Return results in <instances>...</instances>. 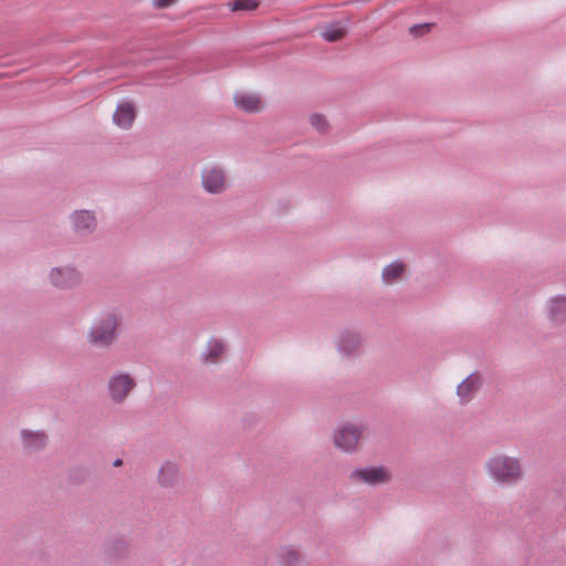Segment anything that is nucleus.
Instances as JSON below:
<instances>
[{
	"instance_id": "nucleus-1",
	"label": "nucleus",
	"mask_w": 566,
	"mask_h": 566,
	"mask_svg": "<svg viewBox=\"0 0 566 566\" xmlns=\"http://www.w3.org/2000/svg\"><path fill=\"white\" fill-rule=\"evenodd\" d=\"M489 475L499 483L512 484L522 476L520 461L515 458L497 454L485 463Z\"/></svg>"
},
{
	"instance_id": "nucleus-2",
	"label": "nucleus",
	"mask_w": 566,
	"mask_h": 566,
	"mask_svg": "<svg viewBox=\"0 0 566 566\" xmlns=\"http://www.w3.org/2000/svg\"><path fill=\"white\" fill-rule=\"evenodd\" d=\"M118 322L119 318L115 313L104 315L92 326L90 342L98 346L109 345L115 339Z\"/></svg>"
},
{
	"instance_id": "nucleus-3",
	"label": "nucleus",
	"mask_w": 566,
	"mask_h": 566,
	"mask_svg": "<svg viewBox=\"0 0 566 566\" xmlns=\"http://www.w3.org/2000/svg\"><path fill=\"white\" fill-rule=\"evenodd\" d=\"M361 433L360 427L354 423H345L335 430L333 441L335 447L344 452H353L357 448Z\"/></svg>"
},
{
	"instance_id": "nucleus-4",
	"label": "nucleus",
	"mask_w": 566,
	"mask_h": 566,
	"mask_svg": "<svg viewBox=\"0 0 566 566\" xmlns=\"http://www.w3.org/2000/svg\"><path fill=\"white\" fill-rule=\"evenodd\" d=\"M134 387V380L128 375L124 374L114 376L108 384L112 399L118 402L123 401Z\"/></svg>"
},
{
	"instance_id": "nucleus-5",
	"label": "nucleus",
	"mask_w": 566,
	"mask_h": 566,
	"mask_svg": "<svg viewBox=\"0 0 566 566\" xmlns=\"http://www.w3.org/2000/svg\"><path fill=\"white\" fill-rule=\"evenodd\" d=\"M352 478L374 485L388 482L390 480V474L384 468H368L354 471L352 473Z\"/></svg>"
},
{
	"instance_id": "nucleus-6",
	"label": "nucleus",
	"mask_w": 566,
	"mask_h": 566,
	"mask_svg": "<svg viewBox=\"0 0 566 566\" xmlns=\"http://www.w3.org/2000/svg\"><path fill=\"white\" fill-rule=\"evenodd\" d=\"M51 282L57 287H71L80 282V274L73 268L53 269Z\"/></svg>"
},
{
	"instance_id": "nucleus-7",
	"label": "nucleus",
	"mask_w": 566,
	"mask_h": 566,
	"mask_svg": "<svg viewBox=\"0 0 566 566\" xmlns=\"http://www.w3.org/2000/svg\"><path fill=\"white\" fill-rule=\"evenodd\" d=\"M238 108L248 113H256L263 109V103L259 95L249 92H240L234 95Z\"/></svg>"
},
{
	"instance_id": "nucleus-8",
	"label": "nucleus",
	"mask_w": 566,
	"mask_h": 566,
	"mask_svg": "<svg viewBox=\"0 0 566 566\" xmlns=\"http://www.w3.org/2000/svg\"><path fill=\"white\" fill-rule=\"evenodd\" d=\"M202 185L209 192H221L224 189V176L214 168L206 169L202 174Z\"/></svg>"
},
{
	"instance_id": "nucleus-9",
	"label": "nucleus",
	"mask_w": 566,
	"mask_h": 566,
	"mask_svg": "<svg viewBox=\"0 0 566 566\" xmlns=\"http://www.w3.org/2000/svg\"><path fill=\"white\" fill-rule=\"evenodd\" d=\"M135 119V108L132 103L124 102L118 105L115 114L114 122L122 128H129Z\"/></svg>"
},
{
	"instance_id": "nucleus-10",
	"label": "nucleus",
	"mask_w": 566,
	"mask_h": 566,
	"mask_svg": "<svg viewBox=\"0 0 566 566\" xmlns=\"http://www.w3.org/2000/svg\"><path fill=\"white\" fill-rule=\"evenodd\" d=\"M481 382L480 378L476 375H470L467 377L459 386H458V396L460 397L462 402H468L471 400L473 395L479 389Z\"/></svg>"
},
{
	"instance_id": "nucleus-11",
	"label": "nucleus",
	"mask_w": 566,
	"mask_h": 566,
	"mask_svg": "<svg viewBox=\"0 0 566 566\" xmlns=\"http://www.w3.org/2000/svg\"><path fill=\"white\" fill-rule=\"evenodd\" d=\"M346 34H347V29L340 22L327 24L321 31L322 38L328 42L339 41Z\"/></svg>"
},
{
	"instance_id": "nucleus-12",
	"label": "nucleus",
	"mask_w": 566,
	"mask_h": 566,
	"mask_svg": "<svg viewBox=\"0 0 566 566\" xmlns=\"http://www.w3.org/2000/svg\"><path fill=\"white\" fill-rule=\"evenodd\" d=\"M73 222L77 232L91 231L95 228V217L88 211H78L73 216Z\"/></svg>"
},
{
	"instance_id": "nucleus-13",
	"label": "nucleus",
	"mask_w": 566,
	"mask_h": 566,
	"mask_svg": "<svg viewBox=\"0 0 566 566\" xmlns=\"http://www.w3.org/2000/svg\"><path fill=\"white\" fill-rule=\"evenodd\" d=\"M24 447L29 449L42 448L46 443V436L43 432L22 431Z\"/></svg>"
},
{
	"instance_id": "nucleus-14",
	"label": "nucleus",
	"mask_w": 566,
	"mask_h": 566,
	"mask_svg": "<svg viewBox=\"0 0 566 566\" xmlns=\"http://www.w3.org/2000/svg\"><path fill=\"white\" fill-rule=\"evenodd\" d=\"M178 476V469L172 463H165L159 472V483L164 486L174 484Z\"/></svg>"
},
{
	"instance_id": "nucleus-15",
	"label": "nucleus",
	"mask_w": 566,
	"mask_h": 566,
	"mask_svg": "<svg viewBox=\"0 0 566 566\" xmlns=\"http://www.w3.org/2000/svg\"><path fill=\"white\" fill-rule=\"evenodd\" d=\"M549 313L552 319L559 322L566 317V298L557 297L549 303Z\"/></svg>"
},
{
	"instance_id": "nucleus-16",
	"label": "nucleus",
	"mask_w": 566,
	"mask_h": 566,
	"mask_svg": "<svg viewBox=\"0 0 566 566\" xmlns=\"http://www.w3.org/2000/svg\"><path fill=\"white\" fill-rule=\"evenodd\" d=\"M224 347L219 340H211L208 344V350L203 355V359L206 363H216L217 359L223 354Z\"/></svg>"
},
{
	"instance_id": "nucleus-17",
	"label": "nucleus",
	"mask_w": 566,
	"mask_h": 566,
	"mask_svg": "<svg viewBox=\"0 0 566 566\" xmlns=\"http://www.w3.org/2000/svg\"><path fill=\"white\" fill-rule=\"evenodd\" d=\"M405 270L402 263L394 262L385 268L382 272L384 280L387 283H392L396 279H398Z\"/></svg>"
},
{
	"instance_id": "nucleus-18",
	"label": "nucleus",
	"mask_w": 566,
	"mask_h": 566,
	"mask_svg": "<svg viewBox=\"0 0 566 566\" xmlns=\"http://www.w3.org/2000/svg\"><path fill=\"white\" fill-rule=\"evenodd\" d=\"M282 564L286 566H296L301 562V556L297 551L293 548H286L281 554Z\"/></svg>"
},
{
	"instance_id": "nucleus-19",
	"label": "nucleus",
	"mask_w": 566,
	"mask_h": 566,
	"mask_svg": "<svg viewBox=\"0 0 566 566\" xmlns=\"http://www.w3.org/2000/svg\"><path fill=\"white\" fill-rule=\"evenodd\" d=\"M259 7L258 0H235L231 3L232 11H252Z\"/></svg>"
},
{
	"instance_id": "nucleus-20",
	"label": "nucleus",
	"mask_w": 566,
	"mask_h": 566,
	"mask_svg": "<svg viewBox=\"0 0 566 566\" xmlns=\"http://www.w3.org/2000/svg\"><path fill=\"white\" fill-rule=\"evenodd\" d=\"M360 344V339L357 335H349L346 339L340 343V349L347 354L355 352Z\"/></svg>"
},
{
	"instance_id": "nucleus-21",
	"label": "nucleus",
	"mask_w": 566,
	"mask_h": 566,
	"mask_svg": "<svg viewBox=\"0 0 566 566\" xmlns=\"http://www.w3.org/2000/svg\"><path fill=\"white\" fill-rule=\"evenodd\" d=\"M311 124L318 130V132H324L326 128H327V122L326 119L321 116V115H312L311 118Z\"/></svg>"
},
{
	"instance_id": "nucleus-22",
	"label": "nucleus",
	"mask_w": 566,
	"mask_h": 566,
	"mask_svg": "<svg viewBox=\"0 0 566 566\" xmlns=\"http://www.w3.org/2000/svg\"><path fill=\"white\" fill-rule=\"evenodd\" d=\"M178 0H153V6L157 9H165L174 6Z\"/></svg>"
},
{
	"instance_id": "nucleus-23",
	"label": "nucleus",
	"mask_w": 566,
	"mask_h": 566,
	"mask_svg": "<svg viewBox=\"0 0 566 566\" xmlns=\"http://www.w3.org/2000/svg\"><path fill=\"white\" fill-rule=\"evenodd\" d=\"M418 30H421L422 32L428 31L429 24L415 25V27L410 28V32L415 33V34L417 33Z\"/></svg>"
},
{
	"instance_id": "nucleus-24",
	"label": "nucleus",
	"mask_w": 566,
	"mask_h": 566,
	"mask_svg": "<svg viewBox=\"0 0 566 566\" xmlns=\"http://www.w3.org/2000/svg\"><path fill=\"white\" fill-rule=\"evenodd\" d=\"M120 464H122V460H119V459H118V460H116V461L114 462V465H115V467H118V465H120Z\"/></svg>"
}]
</instances>
